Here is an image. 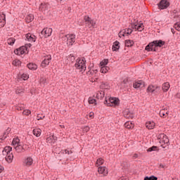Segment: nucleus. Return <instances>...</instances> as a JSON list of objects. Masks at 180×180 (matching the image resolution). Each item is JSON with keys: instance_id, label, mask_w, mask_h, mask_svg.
<instances>
[{"instance_id": "nucleus-31", "label": "nucleus", "mask_w": 180, "mask_h": 180, "mask_svg": "<svg viewBox=\"0 0 180 180\" xmlns=\"http://www.w3.org/2000/svg\"><path fill=\"white\" fill-rule=\"evenodd\" d=\"M15 41H16V39L13 37L7 39V43L9 46H13V44H15Z\"/></svg>"}, {"instance_id": "nucleus-42", "label": "nucleus", "mask_w": 180, "mask_h": 180, "mask_svg": "<svg viewBox=\"0 0 180 180\" xmlns=\"http://www.w3.org/2000/svg\"><path fill=\"white\" fill-rule=\"evenodd\" d=\"M89 103L90 105H94V103H95V105H96V99L89 97Z\"/></svg>"}, {"instance_id": "nucleus-11", "label": "nucleus", "mask_w": 180, "mask_h": 180, "mask_svg": "<svg viewBox=\"0 0 180 180\" xmlns=\"http://www.w3.org/2000/svg\"><path fill=\"white\" fill-rule=\"evenodd\" d=\"M26 47L21 46L14 51V53H15L17 56H22V54H25L26 53Z\"/></svg>"}, {"instance_id": "nucleus-57", "label": "nucleus", "mask_w": 180, "mask_h": 180, "mask_svg": "<svg viewBox=\"0 0 180 180\" xmlns=\"http://www.w3.org/2000/svg\"><path fill=\"white\" fill-rule=\"evenodd\" d=\"M45 117V116H40V115H37V120H43V119Z\"/></svg>"}, {"instance_id": "nucleus-4", "label": "nucleus", "mask_w": 180, "mask_h": 180, "mask_svg": "<svg viewBox=\"0 0 180 180\" xmlns=\"http://www.w3.org/2000/svg\"><path fill=\"white\" fill-rule=\"evenodd\" d=\"M160 91H161V86H154L153 84L149 85L146 89V92H149L153 95H157L160 94Z\"/></svg>"}, {"instance_id": "nucleus-56", "label": "nucleus", "mask_w": 180, "mask_h": 180, "mask_svg": "<svg viewBox=\"0 0 180 180\" xmlns=\"http://www.w3.org/2000/svg\"><path fill=\"white\" fill-rule=\"evenodd\" d=\"M31 113H32V111L29 110H24L23 112V115H26L27 116H28V115H30Z\"/></svg>"}, {"instance_id": "nucleus-2", "label": "nucleus", "mask_w": 180, "mask_h": 180, "mask_svg": "<svg viewBox=\"0 0 180 180\" xmlns=\"http://www.w3.org/2000/svg\"><path fill=\"white\" fill-rule=\"evenodd\" d=\"M75 67L76 70H79V72H82V74H84L86 70V60H85V58H78L76 60V63L75 65Z\"/></svg>"}, {"instance_id": "nucleus-41", "label": "nucleus", "mask_w": 180, "mask_h": 180, "mask_svg": "<svg viewBox=\"0 0 180 180\" xmlns=\"http://www.w3.org/2000/svg\"><path fill=\"white\" fill-rule=\"evenodd\" d=\"M22 64V62L20 60L15 59L13 61V65H15V67H18Z\"/></svg>"}, {"instance_id": "nucleus-58", "label": "nucleus", "mask_w": 180, "mask_h": 180, "mask_svg": "<svg viewBox=\"0 0 180 180\" xmlns=\"http://www.w3.org/2000/svg\"><path fill=\"white\" fill-rule=\"evenodd\" d=\"M132 158L134 160H136V158H139V155L137 153L134 154V155L132 156Z\"/></svg>"}, {"instance_id": "nucleus-18", "label": "nucleus", "mask_w": 180, "mask_h": 180, "mask_svg": "<svg viewBox=\"0 0 180 180\" xmlns=\"http://www.w3.org/2000/svg\"><path fill=\"white\" fill-rule=\"evenodd\" d=\"M120 42H119L118 41H115L112 44V51H117V50L120 49Z\"/></svg>"}, {"instance_id": "nucleus-64", "label": "nucleus", "mask_w": 180, "mask_h": 180, "mask_svg": "<svg viewBox=\"0 0 180 180\" xmlns=\"http://www.w3.org/2000/svg\"><path fill=\"white\" fill-rule=\"evenodd\" d=\"M93 72H94L95 74H96V72H98V70H96V69L93 70Z\"/></svg>"}, {"instance_id": "nucleus-23", "label": "nucleus", "mask_w": 180, "mask_h": 180, "mask_svg": "<svg viewBox=\"0 0 180 180\" xmlns=\"http://www.w3.org/2000/svg\"><path fill=\"white\" fill-rule=\"evenodd\" d=\"M124 126V127H126V129H134V124L130 121H127V122H125Z\"/></svg>"}, {"instance_id": "nucleus-19", "label": "nucleus", "mask_w": 180, "mask_h": 180, "mask_svg": "<svg viewBox=\"0 0 180 180\" xmlns=\"http://www.w3.org/2000/svg\"><path fill=\"white\" fill-rule=\"evenodd\" d=\"M146 126L149 130H153V129H154V127H155V122L148 121L146 123Z\"/></svg>"}, {"instance_id": "nucleus-14", "label": "nucleus", "mask_w": 180, "mask_h": 180, "mask_svg": "<svg viewBox=\"0 0 180 180\" xmlns=\"http://www.w3.org/2000/svg\"><path fill=\"white\" fill-rule=\"evenodd\" d=\"M56 140H57V136L54 135H51L46 139V143H49V144H54Z\"/></svg>"}, {"instance_id": "nucleus-3", "label": "nucleus", "mask_w": 180, "mask_h": 180, "mask_svg": "<svg viewBox=\"0 0 180 180\" xmlns=\"http://www.w3.org/2000/svg\"><path fill=\"white\" fill-rule=\"evenodd\" d=\"M120 103V100L116 97H110L108 100L105 97V100L104 101V105H106V106H119Z\"/></svg>"}, {"instance_id": "nucleus-52", "label": "nucleus", "mask_w": 180, "mask_h": 180, "mask_svg": "<svg viewBox=\"0 0 180 180\" xmlns=\"http://www.w3.org/2000/svg\"><path fill=\"white\" fill-rule=\"evenodd\" d=\"M22 47H25V51H27V49H30L32 47V44H26L25 46H22Z\"/></svg>"}, {"instance_id": "nucleus-29", "label": "nucleus", "mask_w": 180, "mask_h": 180, "mask_svg": "<svg viewBox=\"0 0 180 180\" xmlns=\"http://www.w3.org/2000/svg\"><path fill=\"white\" fill-rule=\"evenodd\" d=\"M11 151H12V147L6 146L3 150V154H11Z\"/></svg>"}, {"instance_id": "nucleus-21", "label": "nucleus", "mask_w": 180, "mask_h": 180, "mask_svg": "<svg viewBox=\"0 0 180 180\" xmlns=\"http://www.w3.org/2000/svg\"><path fill=\"white\" fill-rule=\"evenodd\" d=\"M15 150L17 151V153H25V148H23V146L20 144L17 145L15 147Z\"/></svg>"}, {"instance_id": "nucleus-7", "label": "nucleus", "mask_w": 180, "mask_h": 180, "mask_svg": "<svg viewBox=\"0 0 180 180\" xmlns=\"http://www.w3.org/2000/svg\"><path fill=\"white\" fill-rule=\"evenodd\" d=\"M51 33H53V29L49 27L44 28L41 32V34H43L46 39H47V37H50V36H51Z\"/></svg>"}, {"instance_id": "nucleus-13", "label": "nucleus", "mask_w": 180, "mask_h": 180, "mask_svg": "<svg viewBox=\"0 0 180 180\" xmlns=\"http://www.w3.org/2000/svg\"><path fill=\"white\" fill-rule=\"evenodd\" d=\"M25 37L27 39V40L28 41H36V39H37L36 37V36H34V34H32L31 33H27L26 35H25Z\"/></svg>"}, {"instance_id": "nucleus-8", "label": "nucleus", "mask_w": 180, "mask_h": 180, "mask_svg": "<svg viewBox=\"0 0 180 180\" xmlns=\"http://www.w3.org/2000/svg\"><path fill=\"white\" fill-rule=\"evenodd\" d=\"M51 61V55H48L45 56L44 60L41 62V67H42V68H45V67H47V65L50 64Z\"/></svg>"}, {"instance_id": "nucleus-51", "label": "nucleus", "mask_w": 180, "mask_h": 180, "mask_svg": "<svg viewBox=\"0 0 180 180\" xmlns=\"http://www.w3.org/2000/svg\"><path fill=\"white\" fill-rule=\"evenodd\" d=\"M84 22H86V23H88L91 20V18H89V15H84Z\"/></svg>"}, {"instance_id": "nucleus-20", "label": "nucleus", "mask_w": 180, "mask_h": 180, "mask_svg": "<svg viewBox=\"0 0 180 180\" xmlns=\"http://www.w3.org/2000/svg\"><path fill=\"white\" fill-rule=\"evenodd\" d=\"M32 133L36 137H40V136H41V129L35 128L33 129Z\"/></svg>"}, {"instance_id": "nucleus-46", "label": "nucleus", "mask_w": 180, "mask_h": 180, "mask_svg": "<svg viewBox=\"0 0 180 180\" xmlns=\"http://www.w3.org/2000/svg\"><path fill=\"white\" fill-rule=\"evenodd\" d=\"M0 20H6V15H5V13H0Z\"/></svg>"}, {"instance_id": "nucleus-40", "label": "nucleus", "mask_w": 180, "mask_h": 180, "mask_svg": "<svg viewBox=\"0 0 180 180\" xmlns=\"http://www.w3.org/2000/svg\"><path fill=\"white\" fill-rule=\"evenodd\" d=\"M20 140L19 139V138H15L12 141V144L13 146H18L19 143H20Z\"/></svg>"}, {"instance_id": "nucleus-10", "label": "nucleus", "mask_w": 180, "mask_h": 180, "mask_svg": "<svg viewBox=\"0 0 180 180\" xmlns=\"http://www.w3.org/2000/svg\"><path fill=\"white\" fill-rule=\"evenodd\" d=\"M131 28L138 30V32H143L144 30V24L143 22L139 24L132 23Z\"/></svg>"}, {"instance_id": "nucleus-24", "label": "nucleus", "mask_w": 180, "mask_h": 180, "mask_svg": "<svg viewBox=\"0 0 180 180\" xmlns=\"http://www.w3.org/2000/svg\"><path fill=\"white\" fill-rule=\"evenodd\" d=\"M134 45V41L131 39L125 40V46L126 47H133Z\"/></svg>"}, {"instance_id": "nucleus-62", "label": "nucleus", "mask_w": 180, "mask_h": 180, "mask_svg": "<svg viewBox=\"0 0 180 180\" xmlns=\"http://www.w3.org/2000/svg\"><path fill=\"white\" fill-rule=\"evenodd\" d=\"M89 117H94V112L89 113Z\"/></svg>"}, {"instance_id": "nucleus-27", "label": "nucleus", "mask_w": 180, "mask_h": 180, "mask_svg": "<svg viewBox=\"0 0 180 180\" xmlns=\"http://www.w3.org/2000/svg\"><path fill=\"white\" fill-rule=\"evenodd\" d=\"M98 171L99 172V174H108V170H106V167H102V166H100L98 168Z\"/></svg>"}, {"instance_id": "nucleus-55", "label": "nucleus", "mask_w": 180, "mask_h": 180, "mask_svg": "<svg viewBox=\"0 0 180 180\" xmlns=\"http://www.w3.org/2000/svg\"><path fill=\"white\" fill-rule=\"evenodd\" d=\"M69 58H70V61H72V63H74V61H75V56H74V55L70 54Z\"/></svg>"}, {"instance_id": "nucleus-44", "label": "nucleus", "mask_w": 180, "mask_h": 180, "mask_svg": "<svg viewBox=\"0 0 180 180\" xmlns=\"http://www.w3.org/2000/svg\"><path fill=\"white\" fill-rule=\"evenodd\" d=\"M125 32H126V30H123L122 31H120L118 34L119 37H120V38L124 37V36H126L124 34Z\"/></svg>"}, {"instance_id": "nucleus-30", "label": "nucleus", "mask_w": 180, "mask_h": 180, "mask_svg": "<svg viewBox=\"0 0 180 180\" xmlns=\"http://www.w3.org/2000/svg\"><path fill=\"white\" fill-rule=\"evenodd\" d=\"M34 19V15H33L32 14H30L26 17V21L27 22V23H30V22H33Z\"/></svg>"}, {"instance_id": "nucleus-63", "label": "nucleus", "mask_w": 180, "mask_h": 180, "mask_svg": "<svg viewBox=\"0 0 180 180\" xmlns=\"http://www.w3.org/2000/svg\"><path fill=\"white\" fill-rule=\"evenodd\" d=\"M65 154H68V155H70V150H65Z\"/></svg>"}, {"instance_id": "nucleus-33", "label": "nucleus", "mask_w": 180, "mask_h": 180, "mask_svg": "<svg viewBox=\"0 0 180 180\" xmlns=\"http://www.w3.org/2000/svg\"><path fill=\"white\" fill-rule=\"evenodd\" d=\"M25 92V89H23V88L22 87H18L15 90V94H17V95H22V94H23Z\"/></svg>"}, {"instance_id": "nucleus-54", "label": "nucleus", "mask_w": 180, "mask_h": 180, "mask_svg": "<svg viewBox=\"0 0 180 180\" xmlns=\"http://www.w3.org/2000/svg\"><path fill=\"white\" fill-rule=\"evenodd\" d=\"M91 128H89V126H86L83 128V131H85L86 133H88V131H89Z\"/></svg>"}, {"instance_id": "nucleus-59", "label": "nucleus", "mask_w": 180, "mask_h": 180, "mask_svg": "<svg viewBox=\"0 0 180 180\" xmlns=\"http://www.w3.org/2000/svg\"><path fill=\"white\" fill-rule=\"evenodd\" d=\"M40 82H41V84H45L46 83V79H44V78H41Z\"/></svg>"}, {"instance_id": "nucleus-28", "label": "nucleus", "mask_w": 180, "mask_h": 180, "mask_svg": "<svg viewBox=\"0 0 180 180\" xmlns=\"http://www.w3.org/2000/svg\"><path fill=\"white\" fill-rule=\"evenodd\" d=\"M101 70H100V72H101L102 74H106V72H108V71H109V70H110V68L108 66H101Z\"/></svg>"}, {"instance_id": "nucleus-53", "label": "nucleus", "mask_w": 180, "mask_h": 180, "mask_svg": "<svg viewBox=\"0 0 180 180\" xmlns=\"http://www.w3.org/2000/svg\"><path fill=\"white\" fill-rule=\"evenodd\" d=\"M22 79H24V81H26V79H29V75H27L26 74H22Z\"/></svg>"}, {"instance_id": "nucleus-39", "label": "nucleus", "mask_w": 180, "mask_h": 180, "mask_svg": "<svg viewBox=\"0 0 180 180\" xmlns=\"http://www.w3.org/2000/svg\"><path fill=\"white\" fill-rule=\"evenodd\" d=\"M104 160L103 159H102V158H100L97 160L96 162V165L97 167H99L100 165H102V164H103Z\"/></svg>"}, {"instance_id": "nucleus-17", "label": "nucleus", "mask_w": 180, "mask_h": 180, "mask_svg": "<svg viewBox=\"0 0 180 180\" xmlns=\"http://www.w3.org/2000/svg\"><path fill=\"white\" fill-rule=\"evenodd\" d=\"M25 165L30 167L33 164V159L30 157L27 158L24 161Z\"/></svg>"}, {"instance_id": "nucleus-12", "label": "nucleus", "mask_w": 180, "mask_h": 180, "mask_svg": "<svg viewBox=\"0 0 180 180\" xmlns=\"http://www.w3.org/2000/svg\"><path fill=\"white\" fill-rule=\"evenodd\" d=\"M123 115L126 119H133V117H134V115L132 114L131 112H130V110L129 109L124 110Z\"/></svg>"}, {"instance_id": "nucleus-48", "label": "nucleus", "mask_w": 180, "mask_h": 180, "mask_svg": "<svg viewBox=\"0 0 180 180\" xmlns=\"http://www.w3.org/2000/svg\"><path fill=\"white\" fill-rule=\"evenodd\" d=\"M6 25V20H0V27H4Z\"/></svg>"}, {"instance_id": "nucleus-16", "label": "nucleus", "mask_w": 180, "mask_h": 180, "mask_svg": "<svg viewBox=\"0 0 180 180\" xmlns=\"http://www.w3.org/2000/svg\"><path fill=\"white\" fill-rule=\"evenodd\" d=\"M161 137L162 138V143H164V144L169 146V139H168V136L165 134H162Z\"/></svg>"}, {"instance_id": "nucleus-38", "label": "nucleus", "mask_w": 180, "mask_h": 180, "mask_svg": "<svg viewBox=\"0 0 180 180\" xmlns=\"http://www.w3.org/2000/svg\"><path fill=\"white\" fill-rule=\"evenodd\" d=\"M122 30H125L124 34L125 36H129L131 33H133V30L131 28H126Z\"/></svg>"}, {"instance_id": "nucleus-25", "label": "nucleus", "mask_w": 180, "mask_h": 180, "mask_svg": "<svg viewBox=\"0 0 180 180\" xmlns=\"http://www.w3.org/2000/svg\"><path fill=\"white\" fill-rule=\"evenodd\" d=\"M169 83L165 82L162 86V89L163 92H167V91L169 89Z\"/></svg>"}, {"instance_id": "nucleus-34", "label": "nucleus", "mask_w": 180, "mask_h": 180, "mask_svg": "<svg viewBox=\"0 0 180 180\" xmlns=\"http://www.w3.org/2000/svg\"><path fill=\"white\" fill-rule=\"evenodd\" d=\"M109 63V59H103L101 63H100V67H106L108 65V63Z\"/></svg>"}, {"instance_id": "nucleus-1", "label": "nucleus", "mask_w": 180, "mask_h": 180, "mask_svg": "<svg viewBox=\"0 0 180 180\" xmlns=\"http://www.w3.org/2000/svg\"><path fill=\"white\" fill-rule=\"evenodd\" d=\"M165 46V42L161 39L154 40L150 42L145 48L146 51H157L158 50V47H162Z\"/></svg>"}, {"instance_id": "nucleus-61", "label": "nucleus", "mask_w": 180, "mask_h": 180, "mask_svg": "<svg viewBox=\"0 0 180 180\" xmlns=\"http://www.w3.org/2000/svg\"><path fill=\"white\" fill-rule=\"evenodd\" d=\"M171 32L173 34H175V30L174 28H171Z\"/></svg>"}, {"instance_id": "nucleus-50", "label": "nucleus", "mask_w": 180, "mask_h": 180, "mask_svg": "<svg viewBox=\"0 0 180 180\" xmlns=\"http://www.w3.org/2000/svg\"><path fill=\"white\" fill-rule=\"evenodd\" d=\"M87 23H89V27H94L95 22H94V20L91 19Z\"/></svg>"}, {"instance_id": "nucleus-45", "label": "nucleus", "mask_w": 180, "mask_h": 180, "mask_svg": "<svg viewBox=\"0 0 180 180\" xmlns=\"http://www.w3.org/2000/svg\"><path fill=\"white\" fill-rule=\"evenodd\" d=\"M7 136H8V131H5L4 132L3 136L1 138V141H4V140H5Z\"/></svg>"}, {"instance_id": "nucleus-49", "label": "nucleus", "mask_w": 180, "mask_h": 180, "mask_svg": "<svg viewBox=\"0 0 180 180\" xmlns=\"http://www.w3.org/2000/svg\"><path fill=\"white\" fill-rule=\"evenodd\" d=\"M106 86H109V83L103 82L101 83V88H106Z\"/></svg>"}, {"instance_id": "nucleus-26", "label": "nucleus", "mask_w": 180, "mask_h": 180, "mask_svg": "<svg viewBox=\"0 0 180 180\" xmlns=\"http://www.w3.org/2000/svg\"><path fill=\"white\" fill-rule=\"evenodd\" d=\"M13 160V154L12 153H8V154H6V161H7V162H12Z\"/></svg>"}, {"instance_id": "nucleus-9", "label": "nucleus", "mask_w": 180, "mask_h": 180, "mask_svg": "<svg viewBox=\"0 0 180 180\" xmlns=\"http://www.w3.org/2000/svg\"><path fill=\"white\" fill-rule=\"evenodd\" d=\"M66 37L68 39V44H69V46H72V44L75 43V34H68L66 35Z\"/></svg>"}, {"instance_id": "nucleus-22", "label": "nucleus", "mask_w": 180, "mask_h": 180, "mask_svg": "<svg viewBox=\"0 0 180 180\" xmlns=\"http://www.w3.org/2000/svg\"><path fill=\"white\" fill-rule=\"evenodd\" d=\"M27 68H29V70H32V71H34L37 68V65L33 63H30L27 65Z\"/></svg>"}, {"instance_id": "nucleus-15", "label": "nucleus", "mask_w": 180, "mask_h": 180, "mask_svg": "<svg viewBox=\"0 0 180 180\" xmlns=\"http://www.w3.org/2000/svg\"><path fill=\"white\" fill-rule=\"evenodd\" d=\"M39 11L41 12H44V11H47L49 9V4L47 3H41L39 8Z\"/></svg>"}, {"instance_id": "nucleus-60", "label": "nucleus", "mask_w": 180, "mask_h": 180, "mask_svg": "<svg viewBox=\"0 0 180 180\" xmlns=\"http://www.w3.org/2000/svg\"><path fill=\"white\" fill-rule=\"evenodd\" d=\"M2 171H4V167L0 165V174L2 172Z\"/></svg>"}, {"instance_id": "nucleus-47", "label": "nucleus", "mask_w": 180, "mask_h": 180, "mask_svg": "<svg viewBox=\"0 0 180 180\" xmlns=\"http://www.w3.org/2000/svg\"><path fill=\"white\" fill-rule=\"evenodd\" d=\"M178 12H179L178 9H174L173 11V13H174V18H179L180 14L178 13Z\"/></svg>"}, {"instance_id": "nucleus-5", "label": "nucleus", "mask_w": 180, "mask_h": 180, "mask_svg": "<svg viewBox=\"0 0 180 180\" xmlns=\"http://www.w3.org/2000/svg\"><path fill=\"white\" fill-rule=\"evenodd\" d=\"M170 4L168 0H161L159 4H158V6L159 9L163 10V9H167L168 6H169Z\"/></svg>"}, {"instance_id": "nucleus-35", "label": "nucleus", "mask_w": 180, "mask_h": 180, "mask_svg": "<svg viewBox=\"0 0 180 180\" xmlns=\"http://www.w3.org/2000/svg\"><path fill=\"white\" fill-rule=\"evenodd\" d=\"M96 98L97 99H103V98H105V92L101 91V92L97 93Z\"/></svg>"}, {"instance_id": "nucleus-43", "label": "nucleus", "mask_w": 180, "mask_h": 180, "mask_svg": "<svg viewBox=\"0 0 180 180\" xmlns=\"http://www.w3.org/2000/svg\"><path fill=\"white\" fill-rule=\"evenodd\" d=\"M174 29H176V30H177L178 32H180V23L179 22H176L174 25Z\"/></svg>"}, {"instance_id": "nucleus-36", "label": "nucleus", "mask_w": 180, "mask_h": 180, "mask_svg": "<svg viewBox=\"0 0 180 180\" xmlns=\"http://www.w3.org/2000/svg\"><path fill=\"white\" fill-rule=\"evenodd\" d=\"M143 180H158V177H157L154 175H152L150 176H146L144 177Z\"/></svg>"}, {"instance_id": "nucleus-6", "label": "nucleus", "mask_w": 180, "mask_h": 180, "mask_svg": "<svg viewBox=\"0 0 180 180\" xmlns=\"http://www.w3.org/2000/svg\"><path fill=\"white\" fill-rule=\"evenodd\" d=\"M133 86L135 89H141L146 86V82L143 80H136L133 84Z\"/></svg>"}, {"instance_id": "nucleus-32", "label": "nucleus", "mask_w": 180, "mask_h": 180, "mask_svg": "<svg viewBox=\"0 0 180 180\" xmlns=\"http://www.w3.org/2000/svg\"><path fill=\"white\" fill-rule=\"evenodd\" d=\"M158 146H153L152 147L147 149L148 153H152V151H158Z\"/></svg>"}, {"instance_id": "nucleus-37", "label": "nucleus", "mask_w": 180, "mask_h": 180, "mask_svg": "<svg viewBox=\"0 0 180 180\" xmlns=\"http://www.w3.org/2000/svg\"><path fill=\"white\" fill-rule=\"evenodd\" d=\"M167 115H168V111H165V110H161L160 111V117H167Z\"/></svg>"}]
</instances>
